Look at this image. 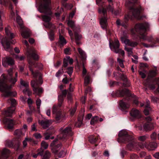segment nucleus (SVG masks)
Instances as JSON below:
<instances>
[{
	"label": "nucleus",
	"instance_id": "1",
	"mask_svg": "<svg viewBox=\"0 0 159 159\" xmlns=\"http://www.w3.org/2000/svg\"><path fill=\"white\" fill-rule=\"evenodd\" d=\"M50 3L51 0H41L38 10L41 13H43L46 14L42 16L43 21L46 22L43 24L45 27L50 29H54L56 28L55 26L50 22L52 14L49 7Z\"/></svg>",
	"mask_w": 159,
	"mask_h": 159
},
{
	"label": "nucleus",
	"instance_id": "2",
	"mask_svg": "<svg viewBox=\"0 0 159 159\" xmlns=\"http://www.w3.org/2000/svg\"><path fill=\"white\" fill-rule=\"evenodd\" d=\"M149 25L147 23L138 24L135 26L136 32L140 35V37L144 40H147L149 42L152 43H159V39L157 38H153L150 36L148 38L146 37L147 34L146 31L149 27Z\"/></svg>",
	"mask_w": 159,
	"mask_h": 159
},
{
	"label": "nucleus",
	"instance_id": "3",
	"mask_svg": "<svg viewBox=\"0 0 159 159\" xmlns=\"http://www.w3.org/2000/svg\"><path fill=\"white\" fill-rule=\"evenodd\" d=\"M96 4L98 6V11L99 14H102L103 16L100 20V24L101 26L103 29H106L107 25V17L106 16L107 13V8L108 10H111L112 11V7L110 5L107 6L105 3L102 2V0H96Z\"/></svg>",
	"mask_w": 159,
	"mask_h": 159
},
{
	"label": "nucleus",
	"instance_id": "4",
	"mask_svg": "<svg viewBox=\"0 0 159 159\" xmlns=\"http://www.w3.org/2000/svg\"><path fill=\"white\" fill-rule=\"evenodd\" d=\"M66 90H63L62 92V94L58 96V104L57 105H54L52 107V113L55 116V118L58 122L63 117L61 111L60 109V108L61 106L64 98L66 97Z\"/></svg>",
	"mask_w": 159,
	"mask_h": 159
},
{
	"label": "nucleus",
	"instance_id": "5",
	"mask_svg": "<svg viewBox=\"0 0 159 159\" xmlns=\"http://www.w3.org/2000/svg\"><path fill=\"white\" fill-rule=\"evenodd\" d=\"M7 78L3 74L0 78V89L3 92V95L5 97H15L17 95L16 92L10 91L12 85L8 86L6 84Z\"/></svg>",
	"mask_w": 159,
	"mask_h": 159
},
{
	"label": "nucleus",
	"instance_id": "6",
	"mask_svg": "<svg viewBox=\"0 0 159 159\" xmlns=\"http://www.w3.org/2000/svg\"><path fill=\"white\" fill-rule=\"evenodd\" d=\"M11 27L9 26H7L5 28V30L6 34L8 38H10L11 40H9L7 37H5L3 38L1 41L2 45L6 51L11 52L12 49L10 46L11 43H13L11 41L15 36L14 34L11 33Z\"/></svg>",
	"mask_w": 159,
	"mask_h": 159
},
{
	"label": "nucleus",
	"instance_id": "7",
	"mask_svg": "<svg viewBox=\"0 0 159 159\" xmlns=\"http://www.w3.org/2000/svg\"><path fill=\"white\" fill-rule=\"evenodd\" d=\"M28 62L29 69L31 72L32 75L34 78H38L39 80V84H42L43 80H42L41 74L38 71L34 72L33 68L35 67L40 70L42 69L43 68V65L41 63H36L34 61L30 60Z\"/></svg>",
	"mask_w": 159,
	"mask_h": 159
},
{
	"label": "nucleus",
	"instance_id": "8",
	"mask_svg": "<svg viewBox=\"0 0 159 159\" xmlns=\"http://www.w3.org/2000/svg\"><path fill=\"white\" fill-rule=\"evenodd\" d=\"M127 35L126 33L123 32L120 36L121 41L122 43H124L125 46V49L127 53L129 56H130L132 55V48H127V45L130 46L131 47H134L136 46L138 43L136 42L131 41L129 39H127Z\"/></svg>",
	"mask_w": 159,
	"mask_h": 159
},
{
	"label": "nucleus",
	"instance_id": "9",
	"mask_svg": "<svg viewBox=\"0 0 159 159\" xmlns=\"http://www.w3.org/2000/svg\"><path fill=\"white\" fill-rule=\"evenodd\" d=\"M60 134L57 136V139H55L53 140L51 144V146H54L57 141L58 139H64L69 135H72L71 128L70 126L66 127L64 129L61 128L60 129Z\"/></svg>",
	"mask_w": 159,
	"mask_h": 159
},
{
	"label": "nucleus",
	"instance_id": "10",
	"mask_svg": "<svg viewBox=\"0 0 159 159\" xmlns=\"http://www.w3.org/2000/svg\"><path fill=\"white\" fill-rule=\"evenodd\" d=\"M16 22L19 25L21 29V35L23 38H27L30 36V31L29 29L23 27V21L20 17L18 15L17 12H16Z\"/></svg>",
	"mask_w": 159,
	"mask_h": 159
},
{
	"label": "nucleus",
	"instance_id": "11",
	"mask_svg": "<svg viewBox=\"0 0 159 159\" xmlns=\"http://www.w3.org/2000/svg\"><path fill=\"white\" fill-rule=\"evenodd\" d=\"M118 142L125 143L126 141H131L133 138L131 136L129 135L125 130H121L119 133Z\"/></svg>",
	"mask_w": 159,
	"mask_h": 159
},
{
	"label": "nucleus",
	"instance_id": "12",
	"mask_svg": "<svg viewBox=\"0 0 159 159\" xmlns=\"http://www.w3.org/2000/svg\"><path fill=\"white\" fill-rule=\"evenodd\" d=\"M31 84L33 88V90L34 93L36 95L40 96L43 92V89L42 88L39 87L38 86L42 84H39V80L38 79V80H33L31 81Z\"/></svg>",
	"mask_w": 159,
	"mask_h": 159
},
{
	"label": "nucleus",
	"instance_id": "13",
	"mask_svg": "<svg viewBox=\"0 0 159 159\" xmlns=\"http://www.w3.org/2000/svg\"><path fill=\"white\" fill-rule=\"evenodd\" d=\"M8 102H11V106L8 108L7 110L3 112V114L5 116L7 117L11 116L14 111L15 110V108L14 106L16 102V100L13 98H10L8 100Z\"/></svg>",
	"mask_w": 159,
	"mask_h": 159
},
{
	"label": "nucleus",
	"instance_id": "14",
	"mask_svg": "<svg viewBox=\"0 0 159 159\" xmlns=\"http://www.w3.org/2000/svg\"><path fill=\"white\" fill-rule=\"evenodd\" d=\"M109 45L110 48L113 52L116 53H119V55H121L124 56L125 55V52L124 51L121 49H119L120 44L119 41L117 39H115L114 41L112 43V45L113 48H111L110 43H109Z\"/></svg>",
	"mask_w": 159,
	"mask_h": 159
},
{
	"label": "nucleus",
	"instance_id": "15",
	"mask_svg": "<svg viewBox=\"0 0 159 159\" xmlns=\"http://www.w3.org/2000/svg\"><path fill=\"white\" fill-rule=\"evenodd\" d=\"M141 148L145 147L149 150H154L157 147V144L155 142H151L148 144L147 142L138 144Z\"/></svg>",
	"mask_w": 159,
	"mask_h": 159
},
{
	"label": "nucleus",
	"instance_id": "16",
	"mask_svg": "<svg viewBox=\"0 0 159 159\" xmlns=\"http://www.w3.org/2000/svg\"><path fill=\"white\" fill-rule=\"evenodd\" d=\"M2 65L6 67L8 65L12 66L14 64V60L11 57H7L2 59Z\"/></svg>",
	"mask_w": 159,
	"mask_h": 159
},
{
	"label": "nucleus",
	"instance_id": "17",
	"mask_svg": "<svg viewBox=\"0 0 159 159\" xmlns=\"http://www.w3.org/2000/svg\"><path fill=\"white\" fill-rule=\"evenodd\" d=\"M130 11L132 12L133 16L138 19H140L139 15L141 11V8H135L134 7L129 8Z\"/></svg>",
	"mask_w": 159,
	"mask_h": 159
},
{
	"label": "nucleus",
	"instance_id": "18",
	"mask_svg": "<svg viewBox=\"0 0 159 159\" xmlns=\"http://www.w3.org/2000/svg\"><path fill=\"white\" fill-rule=\"evenodd\" d=\"M6 127L9 129H12L13 128L14 122L13 120L9 118H6L3 120Z\"/></svg>",
	"mask_w": 159,
	"mask_h": 159
},
{
	"label": "nucleus",
	"instance_id": "19",
	"mask_svg": "<svg viewBox=\"0 0 159 159\" xmlns=\"http://www.w3.org/2000/svg\"><path fill=\"white\" fill-rule=\"evenodd\" d=\"M40 156L41 159H49L51 157V152L48 150H42L39 152Z\"/></svg>",
	"mask_w": 159,
	"mask_h": 159
},
{
	"label": "nucleus",
	"instance_id": "20",
	"mask_svg": "<svg viewBox=\"0 0 159 159\" xmlns=\"http://www.w3.org/2000/svg\"><path fill=\"white\" fill-rule=\"evenodd\" d=\"M52 121L51 120H45L39 121V124L44 129L48 128L52 123Z\"/></svg>",
	"mask_w": 159,
	"mask_h": 159
},
{
	"label": "nucleus",
	"instance_id": "21",
	"mask_svg": "<svg viewBox=\"0 0 159 159\" xmlns=\"http://www.w3.org/2000/svg\"><path fill=\"white\" fill-rule=\"evenodd\" d=\"M12 70L13 69L11 68L8 70H7V72L9 75L10 76V78H9V80L10 82L14 84L17 80L16 78L17 76V72H16L15 73V76L16 78H14L11 77V75L13 73Z\"/></svg>",
	"mask_w": 159,
	"mask_h": 159
},
{
	"label": "nucleus",
	"instance_id": "22",
	"mask_svg": "<svg viewBox=\"0 0 159 159\" xmlns=\"http://www.w3.org/2000/svg\"><path fill=\"white\" fill-rule=\"evenodd\" d=\"M80 32V30L79 28H78L77 30L75 31V42L77 45H79L81 44L80 40L82 38V35L81 34L79 33Z\"/></svg>",
	"mask_w": 159,
	"mask_h": 159
},
{
	"label": "nucleus",
	"instance_id": "23",
	"mask_svg": "<svg viewBox=\"0 0 159 159\" xmlns=\"http://www.w3.org/2000/svg\"><path fill=\"white\" fill-rule=\"evenodd\" d=\"M120 106L121 108L123 110L128 109L130 107V105L128 103H126L122 100L120 101Z\"/></svg>",
	"mask_w": 159,
	"mask_h": 159
},
{
	"label": "nucleus",
	"instance_id": "24",
	"mask_svg": "<svg viewBox=\"0 0 159 159\" xmlns=\"http://www.w3.org/2000/svg\"><path fill=\"white\" fill-rule=\"evenodd\" d=\"M131 116L134 117H137L139 116L140 112L139 111L135 108L133 109L130 112Z\"/></svg>",
	"mask_w": 159,
	"mask_h": 159
},
{
	"label": "nucleus",
	"instance_id": "25",
	"mask_svg": "<svg viewBox=\"0 0 159 159\" xmlns=\"http://www.w3.org/2000/svg\"><path fill=\"white\" fill-rule=\"evenodd\" d=\"M143 129L146 131L151 130L153 129V126L152 124L146 123L143 126Z\"/></svg>",
	"mask_w": 159,
	"mask_h": 159
},
{
	"label": "nucleus",
	"instance_id": "26",
	"mask_svg": "<svg viewBox=\"0 0 159 159\" xmlns=\"http://www.w3.org/2000/svg\"><path fill=\"white\" fill-rule=\"evenodd\" d=\"M59 39L58 43L60 47L61 48L66 44V41L63 37L61 35H59Z\"/></svg>",
	"mask_w": 159,
	"mask_h": 159
},
{
	"label": "nucleus",
	"instance_id": "27",
	"mask_svg": "<svg viewBox=\"0 0 159 159\" xmlns=\"http://www.w3.org/2000/svg\"><path fill=\"white\" fill-rule=\"evenodd\" d=\"M78 51L82 60L83 61L85 60L86 59L87 56L85 52L80 48H78Z\"/></svg>",
	"mask_w": 159,
	"mask_h": 159
},
{
	"label": "nucleus",
	"instance_id": "28",
	"mask_svg": "<svg viewBox=\"0 0 159 159\" xmlns=\"http://www.w3.org/2000/svg\"><path fill=\"white\" fill-rule=\"evenodd\" d=\"M67 24L69 26L73 29L74 32L77 30L78 28L76 30V27L75 26V22L72 20H68L67 22Z\"/></svg>",
	"mask_w": 159,
	"mask_h": 159
},
{
	"label": "nucleus",
	"instance_id": "29",
	"mask_svg": "<svg viewBox=\"0 0 159 159\" xmlns=\"http://www.w3.org/2000/svg\"><path fill=\"white\" fill-rule=\"evenodd\" d=\"M48 144L45 141H43L41 143V148L38 150V151H42L43 150V148L46 149L48 148Z\"/></svg>",
	"mask_w": 159,
	"mask_h": 159
},
{
	"label": "nucleus",
	"instance_id": "30",
	"mask_svg": "<svg viewBox=\"0 0 159 159\" xmlns=\"http://www.w3.org/2000/svg\"><path fill=\"white\" fill-rule=\"evenodd\" d=\"M116 23L118 26L121 25L125 28H126L128 26V24L124 23L123 21L121 22L120 20L117 19L116 21Z\"/></svg>",
	"mask_w": 159,
	"mask_h": 159
},
{
	"label": "nucleus",
	"instance_id": "31",
	"mask_svg": "<svg viewBox=\"0 0 159 159\" xmlns=\"http://www.w3.org/2000/svg\"><path fill=\"white\" fill-rule=\"evenodd\" d=\"M35 51L34 50H32L31 52L29 55L31 56L35 60H38L39 59L38 55L35 53Z\"/></svg>",
	"mask_w": 159,
	"mask_h": 159
},
{
	"label": "nucleus",
	"instance_id": "32",
	"mask_svg": "<svg viewBox=\"0 0 159 159\" xmlns=\"http://www.w3.org/2000/svg\"><path fill=\"white\" fill-rule=\"evenodd\" d=\"M99 120V117L98 116H95L93 117L90 121V124L91 125H93L97 123Z\"/></svg>",
	"mask_w": 159,
	"mask_h": 159
},
{
	"label": "nucleus",
	"instance_id": "33",
	"mask_svg": "<svg viewBox=\"0 0 159 159\" xmlns=\"http://www.w3.org/2000/svg\"><path fill=\"white\" fill-rule=\"evenodd\" d=\"M14 135L17 137H19L21 136H23L24 135L20 129H17L14 132Z\"/></svg>",
	"mask_w": 159,
	"mask_h": 159
},
{
	"label": "nucleus",
	"instance_id": "34",
	"mask_svg": "<svg viewBox=\"0 0 159 159\" xmlns=\"http://www.w3.org/2000/svg\"><path fill=\"white\" fill-rule=\"evenodd\" d=\"M148 138L147 135L140 136L138 137V140L140 141L143 142Z\"/></svg>",
	"mask_w": 159,
	"mask_h": 159
},
{
	"label": "nucleus",
	"instance_id": "35",
	"mask_svg": "<svg viewBox=\"0 0 159 159\" xmlns=\"http://www.w3.org/2000/svg\"><path fill=\"white\" fill-rule=\"evenodd\" d=\"M61 146V143H59L58 144H57V145L55 147V151H54L53 149H52V152L55 153H57L58 152V150L60 148Z\"/></svg>",
	"mask_w": 159,
	"mask_h": 159
},
{
	"label": "nucleus",
	"instance_id": "36",
	"mask_svg": "<svg viewBox=\"0 0 159 159\" xmlns=\"http://www.w3.org/2000/svg\"><path fill=\"white\" fill-rule=\"evenodd\" d=\"M10 152L9 150L6 148H4L2 152V155H4L5 157H8V155Z\"/></svg>",
	"mask_w": 159,
	"mask_h": 159
},
{
	"label": "nucleus",
	"instance_id": "37",
	"mask_svg": "<svg viewBox=\"0 0 159 159\" xmlns=\"http://www.w3.org/2000/svg\"><path fill=\"white\" fill-rule=\"evenodd\" d=\"M157 74V70H151L149 71L148 73V77H152L155 76Z\"/></svg>",
	"mask_w": 159,
	"mask_h": 159
},
{
	"label": "nucleus",
	"instance_id": "38",
	"mask_svg": "<svg viewBox=\"0 0 159 159\" xmlns=\"http://www.w3.org/2000/svg\"><path fill=\"white\" fill-rule=\"evenodd\" d=\"M23 92L24 94L27 93L29 96L31 94V92L28 87H25V88L23 90Z\"/></svg>",
	"mask_w": 159,
	"mask_h": 159
},
{
	"label": "nucleus",
	"instance_id": "39",
	"mask_svg": "<svg viewBox=\"0 0 159 159\" xmlns=\"http://www.w3.org/2000/svg\"><path fill=\"white\" fill-rule=\"evenodd\" d=\"M20 84L21 85L25 87H28L29 86L28 82L24 81L22 80V79H20Z\"/></svg>",
	"mask_w": 159,
	"mask_h": 159
},
{
	"label": "nucleus",
	"instance_id": "40",
	"mask_svg": "<svg viewBox=\"0 0 159 159\" xmlns=\"http://www.w3.org/2000/svg\"><path fill=\"white\" fill-rule=\"evenodd\" d=\"M127 148L130 150H131L134 147V144L133 142L129 143L127 145Z\"/></svg>",
	"mask_w": 159,
	"mask_h": 159
},
{
	"label": "nucleus",
	"instance_id": "41",
	"mask_svg": "<svg viewBox=\"0 0 159 159\" xmlns=\"http://www.w3.org/2000/svg\"><path fill=\"white\" fill-rule=\"evenodd\" d=\"M89 82V77L87 75L85 77L84 79V84L86 86Z\"/></svg>",
	"mask_w": 159,
	"mask_h": 159
},
{
	"label": "nucleus",
	"instance_id": "42",
	"mask_svg": "<svg viewBox=\"0 0 159 159\" xmlns=\"http://www.w3.org/2000/svg\"><path fill=\"white\" fill-rule=\"evenodd\" d=\"M130 18V16L129 15V14L126 15L125 16L124 20L123 21L124 22V23L128 24L127 22L129 20Z\"/></svg>",
	"mask_w": 159,
	"mask_h": 159
},
{
	"label": "nucleus",
	"instance_id": "43",
	"mask_svg": "<svg viewBox=\"0 0 159 159\" xmlns=\"http://www.w3.org/2000/svg\"><path fill=\"white\" fill-rule=\"evenodd\" d=\"M82 124V119H79L77 122L75 123V126L77 127H80Z\"/></svg>",
	"mask_w": 159,
	"mask_h": 159
},
{
	"label": "nucleus",
	"instance_id": "44",
	"mask_svg": "<svg viewBox=\"0 0 159 159\" xmlns=\"http://www.w3.org/2000/svg\"><path fill=\"white\" fill-rule=\"evenodd\" d=\"M76 110V107L75 106L70 110V114L71 116H73L75 113Z\"/></svg>",
	"mask_w": 159,
	"mask_h": 159
},
{
	"label": "nucleus",
	"instance_id": "45",
	"mask_svg": "<svg viewBox=\"0 0 159 159\" xmlns=\"http://www.w3.org/2000/svg\"><path fill=\"white\" fill-rule=\"evenodd\" d=\"M6 146L10 148H14L13 143L11 141H7L6 144Z\"/></svg>",
	"mask_w": 159,
	"mask_h": 159
},
{
	"label": "nucleus",
	"instance_id": "46",
	"mask_svg": "<svg viewBox=\"0 0 159 159\" xmlns=\"http://www.w3.org/2000/svg\"><path fill=\"white\" fill-rule=\"evenodd\" d=\"M66 154V152L64 150H62L58 154V157L59 158L64 157Z\"/></svg>",
	"mask_w": 159,
	"mask_h": 159
},
{
	"label": "nucleus",
	"instance_id": "47",
	"mask_svg": "<svg viewBox=\"0 0 159 159\" xmlns=\"http://www.w3.org/2000/svg\"><path fill=\"white\" fill-rule=\"evenodd\" d=\"M89 141L91 143H94L97 141V139L93 137H91L89 138Z\"/></svg>",
	"mask_w": 159,
	"mask_h": 159
},
{
	"label": "nucleus",
	"instance_id": "48",
	"mask_svg": "<svg viewBox=\"0 0 159 159\" xmlns=\"http://www.w3.org/2000/svg\"><path fill=\"white\" fill-rule=\"evenodd\" d=\"M64 53L67 55H70L71 54V50L70 48H67L64 50Z\"/></svg>",
	"mask_w": 159,
	"mask_h": 159
},
{
	"label": "nucleus",
	"instance_id": "49",
	"mask_svg": "<svg viewBox=\"0 0 159 159\" xmlns=\"http://www.w3.org/2000/svg\"><path fill=\"white\" fill-rule=\"evenodd\" d=\"M49 38L50 40H53L54 38V34L53 31L51 30L49 34Z\"/></svg>",
	"mask_w": 159,
	"mask_h": 159
},
{
	"label": "nucleus",
	"instance_id": "50",
	"mask_svg": "<svg viewBox=\"0 0 159 159\" xmlns=\"http://www.w3.org/2000/svg\"><path fill=\"white\" fill-rule=\"evenodd\" d=\"M41 102V100L40 99L38 98L37 99L36 101V104L37 106V108L38 109H39L40 108Z\"/></svg>",
	"mask_w": 159,
	"mask_h": 159
},
{
	"label": "nucleus",
	"instance_id": "51",
	"mask_svg": "<svg viewBox=\"0 0 159 159\" xmlns=\"http://www.w3.org/2000/svg\"><path fill=\"white\" fill-rule=\"evenodd\" d=\"M117 60L120 66L122 68H124V66L123 63V61L119 58H118L117 59Z\"/></svg>",
	"mask_w": 159,
	"mask_h": 159
},
{
	"label": "nucleus",
	"instance_id": "52",
	"mask_svg": "<svg viewBox=\"0 0 159 159\" xmlns=\"http://www.w3.org/2000/svg\"><path fill=\"white\" fill-rule=\"evenodd\" d=\"M16 58L18 61H21L23 60L24 59L25 57L23 56H19L18 55H16L15 57Z\"/></svg>",
	"mask_w": 159,
	"mask_h": 159
},
{
	"label": "nucleus",
	"instance_id": "53",
	"mask_svg": "<svg viewBox=\"0 0 159 159\" xmlns=\"http://www.w3.org/2000/svg\"><path fill=\"white\" fill-rule=\"evenodd\" d=\"M73 71V68L72 67H70L68 68V71L67 73L69 74L70 76L71 75Z\"/></svg>",
	"mask_w": 159,
	"mask_h": 159
},
{
	"label": "nucleus",
	"instance_id": "54",
	"mask_svg": "<svg viewBox=\"0 0 159 159\" xmlns=\"http://www.w3.org/2000/svg\"><path fill=\"white\" fill-rule=\"evenodd\" d=\"M27 102L31 110L32 109L33 107L31 106V105L32 103V101L31 99L30 98H28L27 100Z\"/></svg>",
	"mask_w": 159,
	"mask_h": 159
},
{
	"label": "nucleus",
	"instance_id": "55",
	"mask_svg": "<svg viewBox=\"0 0 159 159\" xmlns=\"http://www.w3.org/2000/svg\"><path fill=\"white\" fill-rule=\"evenodd\" d=\"M63 72V69H61L59 70L56 74V76L57 77H59Z\"/></svg>",
	"mask_w": 159,
	"mask_h": 159
},
{
	"label": "nucleus",
	"instance_id": "56",
	"mask_svg": "<svg viewBox=\"0 0 159 159\" xmlns=\"http://www.w3.org/2000/svg\"><path fill=\"white\" fill-rule=\"evenodd\" d=\"M69 63L70 64H72L73 62V60L72 58H70L69 56H67L66 58Z\"/></svg>",
	"mask_w": 159,
	"mask_h": 159
},
{
	"label": "nucleus",
	"instance_id": "57",
	"mask_svg": "<svg viewBox=\"0 0 159 159\" xmlns=\"http://www.w3.org/2000/svg\"><path fill=\"white\" fill-rule=\"evenodd\" d=\"M33 136L37 139H40L41 138V136L40 133H36L33 134Z\"/></svg>",
	"mask_w": 159,
	"mask_h": 159
},
{
	"label": "nucleus",
	"instance_id": "58",
	"mask_svg": "<svg viewBox=\"0 0 159 159\" xmlns=\"http://www.w3.org/2000/svg\"><path fill=\"white\" fill-rule=\"evenodd\" d=\"M151 110V109H149L146 107L143 111L145 115H148L149 114V111Z\"/></svg>",
	"mask_w": 159,
	"mask_h": 159
},
{
	"label": "nucleus",
	"instance_id": "59",
	"mask_svg": "<svg viewBox=\"0 0 159 159\" xmlns=\"http://www.w3.org/2000/svg\"><path fill=\"white\" fill-rule=\"evenodd\" d=\"M157 137V134L155 132H153L152 134L151 135L150 137L151 138L152 140L155 139Z\"/></svg>",
	"mask_w": 159,
	"mask_h": 159
},
{
	"label": "nucleus",
	"instance_id": "60",
	"mask_svg": "<svg viewBox=\"0 0 159 159\" xmlns=\"http://www.w3.org/2000/svg\"><path fill=\"white\" fill-rule=\"evenodd\" d=\"M139 74L141 77L144 79L146 77V75L144 72L142 71H139Z\"/></svg>",
	"mask_w": 159,
	"mask_h": 159
},
{
	"label": "nucleus",
	"instance_id": "61",
	"mask_svg": "<svg viewBox=\"0 0 159 159\" xmlns=\"http://www.w3.org/2000/svg\"><path fill=\"white\" fill-rule=\"evenodd\" d=\"M28 139V138H26L25 139V140H24L23 142V146L24 148H25L27 145V141Z\"/></svg>",
	"mask_w": 159,
	"mask_h": 159
},
{
	"label": "nucleus",
	"instance_id": "62",
	"mask_svg": "<svg viewBox=\"0 0 159 159\" xmlns=\"http://www.w3.org/2000/svg\"><path fill=\"white\" fill-rule=\"evenodd\" d=\"M31 130L32 131H37V130L36 128L35 125L34 124L33 125L31 126Z\"/></svg>",
	"mask_w": 159,
	"mask_h": 159
},
{
	"label": "nucleus",
	"instance_id": "63",
	"mask_svg": "<svg viewBox=\"0 0 159 159\" xmlns=\"http://www.w3.org/2000/svg\"><path fill=\"white\" fill-rule=\"evenodd\" d=\"M68 62L66 60V58H65L63 60V66L65 67H66L68 65Z\"/></svg>",
	"mask_w": 159,
	"mask_h": 159
},
{
	"label": "nucleus",
	"instance_id": "64",
	"mask_svg": "<svg viewBox=\"0 0 159 159\" xmlns=\"http://www.w3.org/2000/svg\"><path fill=\"white\" fill-rule=\"evenodd\" d=\"M155 81L156 82L157 84L158 85V87L157 89V90L159 92V78L156 79L155 80Z\"/></svg>",
	"mask_w": 159,
	"mask_h": 159
}]
</instances>
